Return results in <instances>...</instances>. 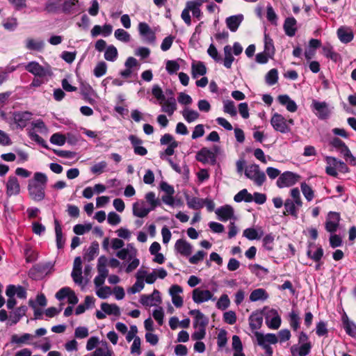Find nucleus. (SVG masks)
Segmentation results:
<instances>
[{
    "instance_id": "obj_1",
    "label": "nucleus",
    "mask_w": 356,
    "mask_h": 356,
    "mask_svg": "<svg viewBox=\"0 0 356 356\" xmlns=\"http://www.w3.org/2000/svg\"><path fill=\"white\" fill-rule=\"evenodd\" d=\"M244 174L247 178L253 181L259 186L263 185L266 179L264 172L260 170L259 165L255 163L247 166Z\"/></svg>"
},
{
    "instance_id": "obj_2",
    "label": "nucleus",
    "mask_w": 356,
    "mask_h": 356,
    "mask_svg": "<svg viewBox=\"0 0 356 356\" xmlns=\"http://www.w3.org/2000/svg\"><path fill=\"white\" fill-rule=\"evenodd\" d=\"M25 70L38 77L51 76L53 73L50 65H41L36 61H31L25 65Z\"/></svg>"
},
{
    "instance_id": "obj_3",
    "label": "nucleus",
    "mask_w": 356,
    "mask_h": 356,
    "mask_svg": "<svg viewBox=\"0 0 356 356\" xmlns=\"http://www.w3.org/2000/svg\"><path fill=\"white\" fill-rule=\"evenodd\" d=\"M300 176L291 171H286L278 177L276 184L280 188L290 187L296 184Z\"/></svg>"
},
{
    "instance_id": "obj_4",
    "label": "nucleus",
    "mask_w": 356,
    "mask_h": 356,
    "mask_svg": "<svg viewBox=\"0 0 356 356\" xmlns=\"http://www.w3.org/2000/svg\"><path fill=\"white\" fill-rule=\"evenodd\" d=\"M213 150L211 151L207 147L202 148L196 154V159L203 163L211 161V164H214L216 161V154L219 151V147L215 145Z\"/></svg>"
},
{
    "instance_id": "obj_5",
    "label": "nucleus",
    "mask_w": 356,
    "mask_h": 356,
    "mask_svg": "<svg viewBox=\"0 0 356 356\" xmlns=\"http://www.w3.org/2000/svg\"><path fill=\"white\" fill-rule=\"evenodd\" d=\"M270 124L275 131L282 134H286L291 130L284 117L277 113L273 115Z\"/></svg>"
},
{
    "instance_id": "obj_6",
    "label": "nucleus",
    "mask_w": 356,
    "mask_h": 356,
    "mask_svg": "<svg viewBox=\"0 0 356 356\" xmlns=\"http://www.w3.org/2000/svg\"><path fill=\"white\" fill-rule=\"evenodd\" d=\"M311 108L313 111H315L316 115L320 120H326L330 116V112L328 108V105L325 102H319L316 99H313Z\"/></svg>"
},
{
    "instance_id": "obj_7",
    "label": "nucleus",
    "mask_w": 356,
    "mask_h": 356,
    "mask_svg": "<svg viewBox=\"0 0 356 356\" xmlns=\"http://www.w3.org/2000/svg\"><path fill=\"white\" fill-rule=\"evenodd\" d=\"M45 188L35 182H29L28 191L31 197L36 202L44 200L45 197Z\"/></svg>"
},
{
    "instance_id": "obj_8",
    "label": "nucleus",
    "mask_w": 356,
    "mask_h": 356,
    "mask_svg": "<svg viewBox=\"0 0 356 356\" xmlns=\"http://www.w3.org/2000/svg\"><path fill=\"white\" fill-rule=\"evenodd\" d=\"M341 220L340 214L338 212L330 211L325 221V227L327 232L332 234L337 232Z\"/></svg>"
},
{
    "instance_id": "obj_9",
    "label": "nucleus",
    "mask_w": 356,
    "mask_h": 356,
    "mask_svg": "<svg viewBox=\"0 0 356 356\" xmlns=\"http://www.w3.org/2000/svg\"><path fill=\"white\" fill-rule=\"evenodd\" d=\"M138 32L145 42L154 44L156 41L155 33L146 22H140L138 24Z\"/></svg>"
},
{
    "instance_id": "obj_10",
    "label": "nucleus",
    "mask_w": 356,
    "mask_h": 356,
    "mask_svg": "<svg viewBox=\"0 0 356 356\" xmlns=\"http://www.w3.org/2000/svg\"><path fill=\"white\" fill-rule=\"evenodd\" d=\"M50 263L36 264L29 271V276L32 279H38L40 275L47 274L51 268Z\"/></svg>"
},
{
    "instance_id": "obj_11",
    "label": "nucleus",
    "mask_w": 356,
    "mask_h": 356,
    "mask_svg": "<svg viewBox=\"0 0 356 356\" xmlns=\"http://www.w3.org/2000/svg\"><path fill=\"white\" fill-rule=\"evenodd\" d=\"M32 113L29 111H15L13 113L14 122L21 129L24 128L32 118Z\"/></svg>"
},
{
    "instance_id": "obj_12",
    "label": "nucleus",
    "mask_w": 356,
    "mask_h": 356,
    "mask_svg": "<svg viewBox=\"0 0 356 356\" xmlns=\"http://www.w3.org/2000/svg\"><path fill=\"white\" fill-rule=\"evenodd\" d=\"M212 297L213 294L209 290H202L200 288H196L193 291V300L197 304L208 301L212 299Z\"/></svg>"
},
{
    "instance_id": "obj_13",
    "label": "nucleus",
    "mask_w": 356,
    "mask_h": 356,
    "mask_svg": "<svg viewBox=\"0 0 356 356\" xmlns=\"http://www.w3.org/2000/svg\"><path fill=\"white\" fill-rule=\"evenodd\" d=\"M138 65V60L132 57H128L124 63L125 70L120 71V75L124 79L131 77L134 72V67H137Z\"/></svg>"
},
{
    "instance_id": "obj_14",
    "label": "nucleus",
    "mask_w": 356,
    "mask_h": 356,
    "mask_svg": "<svg viewBox=\"0 0 356 356\" xmlns=\"http://www.w3.org/2000/svg\"><path fill=\"white\" fill-rule=\"evenodd\" d=\"M20 192V186L18 182L17 178L14 176H10L6 183V195L8 197L17 195Z\"/></svg>"
},
{
    "instance_id": "obj_15",
    "label": "nucleus",
    "mask_w": 356,
    "mask_h": 356,
    "mask_svg": "<svg viewBox=\"0 0 356 356\" xmlns=\"http://www.w3.org/2000/svg\"><path fill=\"white\" fill-rule=\"evenodd\" d=\"M175 250L184 257L191 254L193 246L184 239H178L175 245Z\"/></svg>"
},
{
    "instance_id": "obj_16",
    "label": "nucleus",
    "mask_w": 356,
    "mask_h": 356,
    "mask_svg": "<svg viewBox=\"0 0 356 356\" xmlns=\"http://www.w3.org/2000/svg\"><path fill=\"white\" fill-rule=\"evenodd\" d=\"M218 219L220 221L225 222L231 219L234 216V209L230 205H225L218 208L216 210Z\"/></svg>"
},
{
    "instance_id": "obj_17",
    "label": "nucleus",
    "mask_w": 356,
    "mask_h": 356,
    "mask_svg": "<svg viewBox=\"0 0 356 356\" xmlns=\"http://www.w3.org/2000/svg\"><path fill=\"white\" fill-rule=\"evenodd\" d=\"M312 343L293 345L290 351L292 356H307L308 355L312 350Z\"/></svg>"
},
{
    "instance_id": "obj_18",
    "label": "nucleus",
    "mask_w": 356,
    "mask_h": 356,
    "mask_svg": "<svg viewBox=\"0 0 356 356\" xmlns=\"http://www.w3.org/2000/svg\"><path fill=\"white\" fill-rule=\"evenodd\" d=\"M254 336L257 338L258 345H264L268 343L269 344H275L278 342V338L276 334L268 333L266 335L255 331Z\"/></svg>"
},
{
    "instance_id": "obj_19",
    "label": "nucleus",
    "mask_w": 356,
    "mask_h": 356,
    "mask_svg": "<svg viewBox=\"0 0 356 356\" xmlns=\"http://www.w3.org/2000/svg\"><path fill=\"white\" fill-rule=\"evenodd\" d=\"M63 12L65 14H74L81 10V3L79 0H65L62 5Z\"/></svg>"
},
{
    "instance_id": "obj_20",
    "label": "nucleus",
    "mask_w": 356,
    "mask_h": 356,
    "mask_svg": "<svg viewBox=\"0 0 356 356\" xmlns=\"http://www.w3.org/2000/svg\"><path fill=\"white\" fill-rule=\"evenodd\" d=\"M337 36L342 43H348L353 40L354 34L350 28L341 26L337 29Z\"/></svg>"
},
{
    "instance_id": "obj_21",
    "label": "nucleus",
    "mask_w": 356,
    "mask_h": 356,
    "mask_svg": "<svg viewBox=\"0 0 356 356\" xmlns=\"http://www.w3.org/2000/svg\"><path fill=\"white\" fill-rule=\"evenodd\" d=\"M243 20V15L242 14H238L232 15L227 17L225 22L227 28L232 32H236Z\"/></svg>"
},
{
    "instance_id": "obj_22",
    "label": "nucleus",
    "mask_w": 356,
    "mask_h": 356,
    "mask_svg": "<svg viewBox=\"0 0 356 356\" xmlns=\"http://www.w3.org/2000/svg\"><path fill=\"white\" fill-rule=\"evenodd\" d=\"M297 21L293 17H289L285 19L283 29L285 34L289 37H293L296 35Z\"/></svg>"
},
{
    "instance_id": "obj_23",
    "label": "nucleus",
    "mask_w": 356,
    "mask_h": 356,
    "mask_svg": "<svg viewBox=\"0 0 356 356\" xmlns=\"http://www.w3.org/2000/svg\"><path fill=\"white\" fill-rule=\"evenodd\" d=\"M27 312V307L25 305L20 306L16 308L13 312L10 314V325L17 324L20 319L26 315Z\"/></svg>"
},
{
    "instance_id": "obj_24",
    "label": "nucleus",
    "mask_w": 356,
    "mask_h": 356,
    "mask_svg": "<svg viewBox=\"0 0 356 356\" xmlns=\"http://www.w3.org/2000/svg\"><path fill=\"white\" fill-rule=\"evenodd\" d=\"M152 210L145 205L143 201L136 202L133 204V214L139 218H144L148 215Z\"/></svg>"
},
{
    "instance_id": "obj_25",
    "label": "nucleus",
    "mask_w": 356,
    "mask_h": 356,
    "mask_svg": "<svg viewBox=\"0 0 356 356\" xmlns=\"http://www.w3.org/2000/svg\"><path fill=\"white\" fill-rule=\"evenodd\" d=\"M341 320L346 334L350 337H356V324L348 318L346 314L342 316Z\"/></svg>"
},
{
    "instance_id": "obj_26",
    "label": "nucleus",
    "mask_w": 356,
    "mask_h": 356,
    "mask_svg": "<svg viewBox=\"0 0 356 356\" xmlns=\"http://www.w3.org/2000/svg\"><path fill=\"white\" fill-rule=\"evenodd\" d=\"M156 295V302L160 303L161 298L160 297V293L158 290L154 289L151 295H141L140 298V302L144 306H152L155 305L152 302L154 301V296Z\"/></svg>"
},
{
    "instance_id": "obj_27",
    "label": "nucleus",
    "mask_w": 356,
    "mask_h": 356,
    "mask_svg": "<svg viewBox=\"0 0 356 356\" xmlns=\"http://www.w3.org/2000/svg\"><path fill=\"white\" fill-rule=\"evenodd\" d=\"M278 101L280 104L285 106L287 111L289 112H296L298 106L295 101L292 100L287 95H281L278 96Z\"/></svg>"
},
{
    "instance_id": "obj_28",
    "label": "nucleus",
    "mask_w": 356,
    "mask_h": 356,
    "mask_svg": "<svg viewBox=\"0 0 356 356\" xmlns=\"http://www.w3.org/2000/svg\"><path fill=\"white\" fill-rule=\"evenodd\" d=\"M164 104L161 107V111L171 116L177 110V102L173 96L165 99Z\"/></svg>"
},
{
    "instance_id": "obj_29",
    "label": "nucleus",
    "mask_w": 356,
    "mask_h": 356,
    "mask_svg": "<svg viewBox=\"0 0 356 356\" xmlns=\"http://www.w3.org/2000/svg\"><path fill=\"white\" fill-rule=\"evenodd\" d=\"M186 204L189 209L199 210L203 208V200L197 197H191L188 194L184 195Z\"/></svg>"
},
{
    "instance_id": "obj_30",
    "label": "nucleus",
    "mask_w": 356,
    "mask_h": 356,
    "mask_svg": "<svg viewBox=\"0 0 356 356\" xmlns=\"http://www.w3.org/2000/svg\"><path fill=\"white\" fill-rule=\"evenodd\" d=\"M263 323V315L261 313H252L249 317V325L251 330H259Z\"/></svg>"
},
{
    "instance_id": "obj_31",
    "label": "nucleus",
    "mask_w": 356,
    "mask_h": 356,
    "mask_svg": "<svg viewBox=\"0 0 356 356\" xmlns=\"http://www.w3.org/2000/svg\"><path fill=\"white\" fill-rule=\"evenodd\" d=\"M55 224V233H56V243L58 249L64 248L65 239L63 236L62 228L59 221L57 219L54 220Z\"/></svg>"
},
{
    "instance_id": "obj_32",
    "label": "nucleus",
    "mask_w": 356,
    "mask_h": 356,
    "mask_svg": "<svg viewBox=\"0 0 356 356\" xmlns=\"http://www.w3.org/2000/svg\"><path fill=\"white\" fill-rule=\"evenodd\" d=\"M270 313L273 315V317L269 321L268 317L267 316L266 318V323L269 328L277 330L281 325V318L275 309H271Z\"/></svg>"
},
{
    "instance_id": "obj_33",
    "label": "nucleus",
    "mask_w": 356,
    "mask_h": 356,
    "mask_svg": "<svg viewBox=\"0 0 356 356\" xmlns=\"http://www.w3.org/2000/svg\"><path fill=\"white\" fill-rule=\"evenodd\" d=\"M136 250L133 248L131 244L127 245V248H122L116 253V256L122 259L125 260L129 259V260L132 259L134 255L136 254Z\"/></svg>"
},
{
    "instance_id": "obj_34",
    "label": "nucleus",
    "mask_w": 356,
    "mask_h": 356,
    "mask_svg": "<svg viewBox=\"0 0 356 356\" xmlns=\"http://www.w3.org/2000/svg\"><path fill=\"white\" fill-rule=\"evenodd\" d=\"M325 160L329 165H332L337 167V169L341 172L345 173L348 172L349 168L343 161L338 160L333 156H327Z\"/></svg>"
},
{
    "instance_id": "obj_35",
    "label": "nucleus",
    "mask_w": 356,
    "mask_h": 356,
    "mask_svg": "<svg viewBox=\"0 0 356 356\" xmlns=\"http://www.w3.org/2000/svg\"><path fill=\"white\" fill-rule=\"evenodd\" d=\"M102 310L108 315H113L119 316L120 315V307L115 304H108L107 302H102L101 304Z\"/></svg>"
},
{
    "instance_id": "obj_36",
    "label": "nucleus",
    "mask_w": 356,
    "mask_h": 356,
    "mask_svg": "<svg viewBox=\"0 0 356 356\" xmlns=\"http://www.w3.org/2000/svg\"><path fill=\"white\" fill-rule=\"evenodd\" d=\"M99 243L97 241H93L87 252L85 253L83 258L88 261H92L95 256L99 253Z\"/></svg>"
},
{
    "instance_id": "obj_37",
    "label": "nucleus",
    "mask_w": 356,
    "mask_h": 356,
    "mask_svg": "<svg viewBox=\"0 0 356 356\" xmlns=\"http://www.w3.org/2000/svg\"><path fill=\"white\" fill-rule=\"evenodd\" d=\"M192 76L195 79L197 76H204L207 73V67L203 62L193 63L191 66Z\"/></svg>"
},
{
    "instance_id": "obj_38",
    "label": "nucleus",
    "mask_w": 356,
    "mask_h": 356,
    "mask_svg": "<svg viewBox=\"0 0 356 356\" xmlns=\"http://www.w3.org/2000/svg\"><path fill=\"white\" fill-rule=\"evenodd\" d=\"M289 322L291 327L294 330L297 331L300 327V317L298 312L292 310L289 314Z\"/></svg>"
},
{
    "instance_id": "obj_39",
    "label": "nucleus",
    "mask_w": 356,
    "mask_h": 356,
    "mask_svg": "<svg viewBox=\"0 0 356 356\" xmlns=\"http://www.w3.org/2000/svg\"><path fill=\"white\" fill-rule=\"evenodd\" d=\"M234 200L236 202H241L242 201L251 202L253 201V196L248 193L247 189L244 188L234 195Z\"/></svg>"
},
{
    "instance_id": "obj_40",
    "label": "nucleus",
    "mask_w": 356,
    "mask_h": 356,
    "mask_svg": "<svg viewBox=\"0 0 356 356\" xmlns=\"http://www.w3.org/2000/svg\"><path fill=\"white\" fill-rule=\"evenodd\" d=\"M284 206L286 210V211L284 212V215L289 214L295 218H298V210L295 203L291 199H286L284 202Z\"/></svg>"
},
{
    "instance_id": "obj_41",
    "label": "nucleus",
    "mask_w": 356,
    "mask_h": 356,
    "mask_svg": "<svg viewBox=\"0 0 356 356\" xmlns=\"http://www.w3.org/2000/svg\"><path fill=\"white\" fill-rule=\"evenodd\" d=\"M232 47L230 45H226L224 47L223 51L225 54V58L223 60V65L227 68L230 69L232 67V64L234 60V58L232 54Z\"/></svg>"
},
{
    "instance_id": "obj_42",
    "label": "nucleus",
    "mask_w": 356,
    "mask_h": 356,
    "mask_svg": "<svg viewBox=\"0 0 356 356\" xmlns=\"http://www.w3.org/2000/svg\"><path fill=\"white\" fill-rule=\"evenodd\" d=\"M275 47L271 38L266 33L264 34V51L271 58L275 54Z\"/></svg>"
},
{
    "instance_id": "obj_43",
    "label": "nucleus",
    "mask_w": 356,
    "mask_h": 356,
    "mask_svg": "<svg viewBox=\"0 0 356 356\" xmlns=\"http://www.w3.org/2000/svg\"><path fill=\"white\" fill-rule=\"evenodd\" d=\"M322 49L323 54L326 58L331 59L334 62L337 61L339 58V54L334 51L333 47L330 44H325Z\"/></svg>"
},
{
    "instance_id": "obj_44",
    "label": "nucleus",
    "mask_w": 356,
    "mask_h": 356,
    "mask_svg": "<svg viewBox=\"0 0 356 356\" xmlns=\"http://www.w3.org/2000/svg\"><path fill=\"white\" fill-rule=\"evenodd\" d=\"M44 47V42L42 40H35L32 38L26 40V48L33 51H41Z\"/></svg>"
},
{
    "instance_id": "obj_45",
    "label": "nucleus",
    "mask_w": 356,
    "mask_h": 356,
    "mask_svg": "<svg viewBox=\"0 0 356 356\" xmlns=\"http://www.w3.org/2000/svg\"><path fill=\"white\" fill-rule=\"evenodd\" d=\"M268 298V294L266 291L263 289H257L252 291L250 295V300L252 302H256L258 300H264Z\"/></svg>"
},
{
    "instance_id": "obj_46",
    "label": "nucleus",
    "mask_w": 356,
    "mask_h": 356,
    "mask_svg": "<svg viewBox=\"0 0 356 356\" xmlns=\"http://www.w3.org/2000/svg\"><path fill=\"white\" fill-rule=\"evenodd\" d=\"M118 50L113 45H109L104 51V58L111 62H114L118 58Z\"/></svg>"
},
{
    "instance_id": "obj_47",
    "label": "nucleus",
    "mask_w": 356,
    "mask_h": 356,
    "mask_svg": "<svg viewBox=\"0 0 356 356\" xmlns=\"http://www.w3.org/2000/svg\"><path fill=\"white\" fill-rule=\"evenodd\" d=\"M181 113L185 120L188 123L194 122L200 116L199 113L196 111L188 108H186Z\"/></svg>"
},
{
    "instance_id": "obj_48",
    "label": "nucleus",
    "mask_w": 356,
    "mask_h": 356,
    "mask_svg": "<svg viewBox=\"0 0 356 356\" xmlns=\"http://www.w3.org/2000/svg\"><path fill=\"white\" fill-rule=\"evenodd\" d=\"M145 200L150 205L149 207L152 211L154 210L157 207L160 206L161 202L159 199L156 198L155 193L152 191L148 192L145 195Z\"/></svg>"
},
{
    "instance_id": "obj_49",
    "label": "nucleus",
    "mask_w": 356,
    "mask_h": 356,
    "mask_svg": "<svg viewBox=\"0 0 356 356\" xmlns=\"http://www.w3.org/2000/svg\"><path fill=\"white\" fill-rule=\"evenodd\" d=\"M323 249L321 246L317 248L316 250L312 253L310 249H308L307 251V256L308 258L312 259L315 262L321 261L323 256Z\"/></svg>"
},
{
    "instance_id": "obj_50",
    "label": "nucleus",
    "mask_w": 356,
    "mask_h": 356,
    "mask_svg": "<svg viewBox=\"0 0 356 356\" xmlns=\"http://www.w3.org/2000/svg\"><path fill=\"white\" fill-rule=\"evenodd\" d=\"M115 38L122 42H129L131 40L130 34L122 29H118L114 33Z\"/></svg>"
},
{
    "instance_id": "obj_51",
    "label": "nucleus",
    "mask_w": 356,
    "mask_h": 356,
    "mask_svg": "<svg viewBox=\"0 0 356 356\" xmlns=\"http://www.w3.org/2000/svg\"><path fill=\"white\" fill-rule=\"evenodd\" d=\"M266 83L269 86L275 85L278 81V72L275 68L271 69L266 75Z\"/></svg>"
},
{
    "instance_id": "obj_52",
    "label": "nucleus",
    "mask_w": 356,
    "mask_h": 356,
    "mask_svg": "<svg viewBox=\"0 0 356 356\" xmlns=\"http://www.w3.org/2000/svg\"><path fill=\"white\" fill-rule=\"evenodd\" d=\"M243 236L249 240L259 239L263 236V232L259 233L254 228H247L243 231Z\"/></svg>"
},
{
    "instance_id": "obj_53",
    "label": "nucleus",
    "mask_w": 356,
    "mask_h": 356,
    "mask_svg": "<svg viewBox=\"0 0 356 356\" xmlns=\"http://www.w3.org/2000/svg\"><path fill=\"white\" fill-rule=\"evenodd\" d=\"M266 18L271 24L277 25V15L275 13L273 6L269 3L266 7Z\"/></svg>"
},
{
    "instance_id": "obj_54",
    "label": "nucleus",
    "mask_w": 356,
    "mask_h": 356,
    "mask_svg": "<svg viewBox=\"0 0 356 356\" xmlns=\"http://www.w3.org/2000/svg\"><path fill=\"white\" fill-rule=\"evenodd\" d=\"M60 0H47L45 3L44 10L49 13H56L60 6Z\"/></svg>"
},
{
    "instance_id": "obj_55",
    "label": "nucleus",
    "mask_w": 356,
    "mask_h": 356,
    "mask_svg": "<svg viewBox=\"0 0 356 356\" xmlns=\"http://www.w3.org/2000/svg\"><path fill=\"white\" fill-rule=\"evenodd\" d=\"M47 181L48 179L44 173L37 172L33 175V179L29 180V182H35L38 183L39 185L44 186V187H46Z\"/></svg>"
},
{
    "instance_id": "obj_56",
    "label": "nucleus",
    "mask_w": 356,
    "mask_h": 356,
    "mask_svg": "<svg viewBox=\"0 0 356 356\" xmlns=\"http://www.w3.org/2000/svg\"><path fill=\"white\" fill-rule=\"evenodd\" d=\"M50 143L53 145L62 146L66 143L65 135L60 133H56L51 135L50 137Z\"/></svg>"
},
{
    "instance_id": "obj_57",
    "label": "nucleus",
    "mask_w": 356,
    "mask_h": 356,
    "mask_svg": "<svg viewBox=\"0 0 356 356\" xmlns=\"http://www.w3.org/2000/svg\"><path fill=\"white\" fill-rule=\"evenodd\" d=\"M249 269L252 273L255 274L258 277H263L268 273L267 268L257 264L250 265Z\"/></svg>"
},
{
    "instance_id": "obj_58",
    "label": "nucleus",
    "mask_w": 356,
    "mask_h": 356,
    "mask_svg": "<svg viewBox=\"0 0 356 356\" xmlns=\"http://www.w3.org/2000/svg\"><path fill=\"white\" fill-rule=\"evenodd\" d=\"M300 187L302 194L306 198V200L308 202L312 201L314 197V193L312 188L305 182L302 183Z\"/></svg>"
},
{
    "instance_id": "obj_59",
    "label": "nucleus",
    "mask_w": 356,
    "mask_h": 356,
    "mask_svg": "<svg viewBox=\"0 0 356 356\" xmlns=\"http://www.w3.org/2000/svg\"><path fill=\"white\" fill-rule=\"evenodd\" d=\"M107 70V65L104 61H100L99 62L97 65L95 67L93 72L94 75L96 77H101L104 76Z\"/></svg>"
},
{
    "instance_id": "obj_60",
    "label": "nucleus",
    "mask_w": 356,
    "mask_h": 356,
    "mask_svg": "<svg viewBox=\"0 0 356 356\" xmlns=\"http://www.w3.org/2000/svg\"><path fill=\"white\" fill-rule=\"evenodd\" d=\"M209 323V318L202 314V316L194 317L193 327L194 328H206Z\"/></svg>"
},
{
    "instance_id": "obj_61",
    "label": "nucleus",
    "mask_w": 356,
    "mask_h": 356,
    "mask_svg": "<svg viewBox=\"0 0 356 356\" xmlns=\"http://www.w3.org/2000/svg\"><path fill=\"white\" fill-rule=\"evenodd\" d=\"M274 240L275 236L272 233L266 234L263 238L264 248L268 251L273 250Z\"/></svg>"
},
{
    "instance_id": "obj_62",
    "label": "nucleus",
    "mask_w": 356,
    "mask_h": 356,
    "mask_svg": "<svg viewBox=\"0 0 356 356\" xmlns=\"http://www.w3.org/2000/svg\"><path fill=\"white\" fill-rule=\"evenodd\" d=\"M223 111L225 113H227L232 116H235L237 114L234 103L231 100H227L224 102Z\"/></svg>"
},
{
    "instance_id": "obj_63",
    "label": "nucleus",
    "mask_w": 356,
    "mask_h": 356,
    "mask_svg": "<svg viewBox=\"0 0 356 356\" xmlns=\"http://www.w3.org/2000/svg\"><path fill=\"white\" fill-rule=\"evenodd\" d=\"M153 96L160 102L165 100V97L163 95V90L159 85H154L152 89Z\"/></svg>"
},
{
    "instance_id": "obj_64",
    "label": "nucleus",
    "mask_w": 356,
    "mask_h": 356,
    "mask_svg": "<svg viewBox=\"0 0 356 356\" xmlns=\"http://www.w3.org/2000/svg\"><path fill=\"white\" fill-rule=\"evenodd\" d=\"M230 305V300L227 294H222L219 298L218 301L216 303V307L222 310H225Z\"/></svg>"
}]
</instances>
